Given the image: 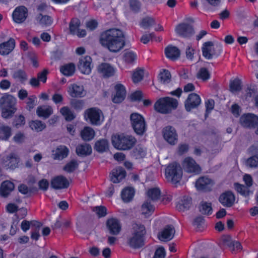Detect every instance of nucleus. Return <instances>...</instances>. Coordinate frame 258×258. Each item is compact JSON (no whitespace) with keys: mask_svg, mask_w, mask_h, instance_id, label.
I'll return each mask as SVG.
<instances>
[{"mask_svg":"<svg viewBox=\"0 0 258 258\" xmlns=\"http://www.w3.org/2000/svg\"><path fill=\"white\" fill-rule=\"evenodd\" d=\"M106 227L110 234L117 235L121 229L119 221L115 218H110L106 221Z\"/></svg>","mask_w":258,"mask_h":258,"instance_id":"nucleus-23","label":"nucleus"},{"mask_svg":"<svg viewBox=\"0 0 258 258\" xmlns=\"http://www.w3.org/2000/svg\"><path fill=\"white\" fill-rule=\"evenodd\" d=\"M60 112L64 117L66 120L71 121L76 118V114L68 106H63L60 108Z\"/></svg>","mask_w":258,"mask_h":258,"instance_id":"nucleus-39","label":"nucleus"},{"mask_svg":"<svg viewBox=\"0 0 258 258\" xmlns=\"http://www.w3.org/2000/svg\"><path fill=\"white\" fill-rule=\"evenodd\" d=\"M235 200V195L230 190L225 191L222 193L219 198L220 203L226 208L231 207L234 205Z\"/></svg>","mask_w":258,"mask_h":258,"instance_id":"nucleus-18","label":"nucleus"},{"mask_svg":"<svg viewBox=\"0 0 258 258\" xmlns=\"http://www.w3.org/2000/svg\"><path fill=\"white\" fill-rule=\"evenodd\" d=\"M211 74L210 72L207 68L204 67L200 68L197 74V78L203 81L209 80Z\"/></svg>","mask_w":258,"mask_h":258,"instance_id":"nucleus-49","label":"nucleus"},{"mask_svg":"<svg viewBox=\"0 0 258 258\" xmlns=\"http://www.w3.org/2000/svg\"><path fill=\"white\" fill-rule=\"evenodd\" d=\"M155 24V20L149 17H146L142 19L140 25L141 27L144 29H148Z\"/></svg>","mask_w":258,"mask_h":258,"instance_id":"nucleus-51","label":"nucleus"},{"mask_svg":"<svg viewBox=\"0 0 258 258\" xmlns=\"http://www.w3.org/2000/svg\"><path fill=\"white\" fill-rule=\"evenodd\" d=\"M192 204V199L188 196L182 197L176 205V208L179 211H185L189 209Z\"/></svg>","mask_w":258,"mask_h":258,"instance_id":"nucleus-31","label":"nucleus"},{"mask_svg":"<svg viewBox=\"0 0 258 258\" xmlns=\"http://www.w3.org/2000/svg\"><path fill=\"white\" fill-rule=\"evenodd\" d=\"M50 185L54 189H64L69 186L70 182L65 176L57 175L51 179Z\"/></svg>","mask_w":258,"mask_h":258,"instance_id":"nucleus-17","label":"nucleus"},{"mask_svg":"<svg viewBox=\"0 0 258 258\" xmlns=\"http://www.w3.org/2000/svg\"><path fill=\"white\" fill-rule=\"evenodd\" d=\"M81 25V22L77 18H72L69 24V30L70 33L73 35H76Z\"/></svg>","mask_w":258,"mask_h":258,"instance_id":"nucleus-45","label":"nucleus"},{"mask_svg":"<svg viewBox=\"0 0 258 258\" xmlns=\"http://www.w3.org/2000/svg\"><path fill=\"white\" fill-rule=\"evenodd\" d=\"M174 233L175 229L173 226L167 225L163 228L158 237L162 241H168L173 238Z\"/></svg>","mask_w":258,"mask_h":258,"instance_id":"nucleus-27","label":"nucleus"},{"mask_svg":"<svg viewBox=\"0 0 258 258\" xmlns=\"http://www.w3.org/2000/svg\"><path fill=\"white\" fill-rule=\"evenodd\" d=\"M25 123V119L23 115H20L16 116L13 121V124L17 128L24 125Z\"/></svg>","mask_w":258,"mask_h":258,"instance_id":"nucleus-62","label":"nucleus"},{"mask_svg":"<svg viewBox=\"0 0 258 258\" xmlns=\"http://www.w3.org/2000/svg\"><path fill=\"white\" fill-rule=\"evenodd\" d=\"M7 162H8L7 166L8 168L11 169H15L18 167L19 159L17 157H16L15 154L11 153L10 155L7 157Z\"/></svg>","mask_w":258,"mask_h":258,"instance_id":"nucleus-44","label":"nucleus"},{"mask_svg":"<svg viewBox=\"0 0 258 258\" xmlns=\"http://www.w3.org/2000/svg\"><path fill=\"white\" fill-rule=\"evenodd\" d=\"M143 71L139 70L134 72L132 75V80L134 83H137L143 79Z\"/></svg>","mask_w":258,"mask_h":258,"instance_id":"nucleus-60","label":"nucleus"},{"mask_svg":"<svg viewBox=\"0 0 258 258\" xmlns=\"http://www.w3.org/2000/svg\"><path fill=\"white\" fill-rule=\"evenodd\" d=\"M147 194L149 198L152 201H156L160 197L161 190L158 187L151 188L148 190Z\"/></svg>","mask_w":258,"mask_h":258,"instance_id":"nucleus-46","label":"nucleus"},{"mask_svg":"<svg viewBox=\"0 0 258 258\" xmlns=\"http://www.w3.org/2000/svg\"><path fill=\"white\" fill-rule=\"evenodd\" d=\"M234 186L235 189L241 195L244 197L249 196V190L245 185L239 183H235Z\"/></svg>","mask_w":258,"mask_h":258,"instance_id":"nucleus-54","label":"nucleus"},{"mask_svg":"<svg viewBox=\"0 0 258 258\" xmlns=\"http://www.w3.org/2000/svg\"><path fill=\"white\" fill-rule=\"evenodd\" d=\"M53 113L52 109L50 107L38 106L36 110L37 115L40 117L47 118Z\"/></svg>","mask_w":258,"mask_h":258,"instance_id":"nucleus-37","label":"nucleus"},{"mask_svg":"<svg viewBox=\"0 0 258 258\" xmlns=\"http://www.w3.org/2000/svg\"><path fill=\"white\" fill-rule=\"evenodd\" d=\"M176 30L179 36L184 38H190L195 33L193 27L185 23L178 24L176 28Z\"/></svg>","mask_w":258,"mask_h":258,"instance_id":"nucleus-19","label":"nucleus"},{"mask_svg":"<svg viewBox=\"0 0 258 258\" xmlns=\"http://www.w3.org/2000/svg\"><path fill=\"white\" fill-rule=\"evenodd\" d=\"M94 211L96 212L99 218L105 217L107 214L106 208L102 206L95 207L94 209Z\"/></svg>","mask_w":258,"mask_h":258,"instance_id":"nucleus-61","label":"nucleus"},{"mask_svg":"<svg viewBox=\"0 0 258 258\" xmlns=\"http://www.w3.org/2000/svg\"><path fill=\"white\" fill-rule=\"evenodd\" d=\"M199 211L203 215L208 216L211 215L213 212L211 203L202 202L199 207Z\"/></svg>","mask_w":258,"mask_h":258,"instance_id":"nucleus-42","label":"nucleus"},{"mask_svg":"<svg viewBox=\"0 0 258 258\" xmlns=\"http://www.w3.org/2000/svg\"><path fill=\"white\" fill-rule=\"evenodd\" d=\"M155 37V34L154 33H146L143 34L141 38L140 41L143 44H147L151 40H152Z\"/></svg>","mask_w":258,"mask_h":258,"instance_id":"nucleus-64","label":"nucleus"},{"mask_svg":"<svg viewBox=\"0 0 258 258\" xmlns=\"http://www.w3.org/2000/svg\"><path fill=\"white\" fill-rule=\"evenodd\" d=\"M13 78L22 84H24L28 79V76L26 72L22 69H18L15 71L13 75Z\"/></svg>","mask_w":258,"mask_h":258,"instance_id":"nucleus-38","label":"nucleus"},{"mask_svg":"<svg viewBox=\"0 0 258 258\" xmlns=\"http://www.w3.org/2000/svg\"><path fill=\"white\" fill-rule=\"evenodd\" d=\"M132 236L128 238V245L134 249L140 248L145 244V236L146 234L145 227L142 224H136L133 227Z\"/></svg>","mask_w":258,"mask_h":258,"instance_id":"nucleus-3","label":"nucleus"},{"mask_svg":"<svg viewBox=\"0 0 258 258\" xmlns=\"http://www.w3.org/2000/svg\"><path fill=\"white\" fill-rule=\"evenodd\" d=\"M113 147L119 150L126 151L132 149L135 145L137 140L132 135L123 133L116 134L111 137Z\"/></svg>","mask_w":258,"mask_h":258,"instance_id":"nucleus-2","label":"nucleus"},{"mask_svg":"<svg viewBox=\"0 0 258 258\" xmlns=\"http://www.w3.org/2000/svg\"><path fill=\"white\" fill-rule=\"evenodd\" d=\"M95 149L99 153H103L108 150L109 143L106 139H102L97 141L95 144Z\"/></svg>","mask_w":258,"mask_h":258,"instance_id":"nucleus-36","label":"nucleus"},{"mask_svg":"<svg viewBox=\"0 0 258 258\" xmlns=\"http://www.w3.org/2000/svg\"><path fill=\"white\" fill-rule=\"evenodd\" d=\"M49 74V71L47 69H44L41 72L37 73V77L40 82L44 84L47 80V76Z\"/></svg>","mask_w":258,"mask_h":258,"instance_id":"nucleus-59","label":"nucleus"},{"mask_svg":"<svg viewBox=\"0 0 258 258\" xmlns=\"http://www.w3.org/2000/svg\"><path fill=\"white\" fill-rule=\"evenodd\" d=\"M142 214L143 215L145 218H148L153 213L154 211V207L151 204L150 201L145 202L141 208Z\"/></svg>","mask_w":258,"mask_h":258,"instance_id":"nucleus-35","label":"nucleus"},{"mask_svg":"<svg viewBox=\"0 0 258 258\" xmlns=\"http://www.w3.org/2000/svg\"><path fill=\"white\" fill-rule=\"evenodd\" d=\"M72 107L77 111H81L84 106V101L82 100L72 99L70 101Z\"/></svg>","mask_w":258,"mask_h":258,"instance_id":"nucleus-56","label":"nucleus"},{"mask_svg":"<svg viewBox=\"0 0 258 258\" xmlns=\"http://www.w3.org/2000/svg\"><path fill=\"white\" fill-rule=\"evenodd\" d=\"M164 53L166 58L172 61L177 60L181 54L180 49L177 47L172 45H168L166 47Z\"/></svg>","mask_w":258,"mask_h":258,"instance_id":"nucleus-26","label":"nucleus"},{"mask_svg":"<svg viewBox=\"0 0 258 258\" xmlns=\"http://www.w3.org/2000/svg\"><path fill=\"white\" fill-rule=\"evenodd\" d=\"M16 99L12 95L5 94L0 99V107L2 109V116L4 118L13 116L17 110Z\"/></svg>","mask_w":258,"mask_h":258,"instance_id":"nucleus-4","label":"nucleus"},{"mask_svg":"<svg viewBox=\"0 0 258 258\" xmlns=\"http://www.w3.org/2000/svg\"><path fill=\"white\" fill-rule=\"evenodd\" d=\"M115 94L112 97V101L114 103H120L125 98L126 91L125 86L120 84L117 83L114 87Z\"/></svg>","mask_w":258,"mask_h":258,"instance_id":"nucleus-16","label":"nucleus"},{"mask_svg":"<svg viewBox=\"0 0 258 258\" xmlns=\"http://www.w3.org/2000/svg\"><path fill=\"white\" fill-rule=\"evenodd\" d=\"M101 110L97 107H91L87 109L84 112V117L86 120H89L91 124L95 125L101 124Z\"/></svg>","mask_w":258,"mask_h":258,"instance_id":"nucleus-11","label":"nucleus"},{"mask_svg":"<svg viewBox=\"0 0 258 258\" xmlns=\"http://www.w3.org/2000/svg\"><path fill=\"white\" fill-rule=\"evenodd\" d=\"M92 152V147L87 143L79 144L76 148V153L79 157H84L88 156L91 155Z\"/></svg>","mask_w":258,"mask_h":258,"instance_id":"nucleus-29","label":"nucleus"},{"mask_svg":"<svg viewBox=\"0 0 258 258\" xmlns=\"http://www.w3.org/2000/svg\"><path fill=\"white\" fill-rule=\"evenodd\" d=\"M239 123L245 128H255L258 126V116L252 113H243L240 117Z\"/></svg>","mask_w":258,"mask_h":258,"instance_id":"nucleus-10","label":"nucleus"},{"mask_svg":"<svg viewBox=\"0 0 258 258\" xmlns=\"http://www.w3.org/2000/svg\"><path fill=\"white\" fill-rule=\"evenodd\" d=\"M214 184L213 181L206 176L199 177L196 181L195 186L198 190L210 191Z\"/></svg>","mask_w":258,"mask_h":258,"instance_id":"nucleus-12","label":"nucleus"},{"mask_svg":"<svg viewBox=\"0 0 258 258\" xmlns=\"http://www.w3.org/2000/svg\"><path fill=\"white\" fill-rule=\"evenodd\" d=\"M111 181L115 183L121 181L126 176V172L122 167H117L113 169L110 173Z\"/></svg>","mask_w":258,"mask_h":258,"instance_id":"nucleus-25","label":"nucleus"},{"mask_svg":"<svg viewBox=\"0 0 258 258\" xmlns=\"http://www.w3.org/2000/svg\"><path fill=\"white\" fill-rule=\"evenodd\" d=\"M137 58L136 52L133 51H128L124 53L123 55V60L128 64H133Z\"/></svg>","mask_w":258,"mask_h":258,"instance_id":"nucleus-47","label":"nucleus"},{"mask_svg":"<svg viewBox=\"0 0 258 258\" xmlns=\"http://www.w3.org/2000/svg\"><path fill=\"white\" fill-rule=\"evenodd\" d=\"M92 58L87 55L79 60L78 68L82 73L89 75L91 72Z\"/></svg>","mask_w":258,"mask_h":258,"instance_id":"nucleus-24","label":"nucleus"},{"mask_svg":"<svg viewBox=\"0 0 258 258\" xmlns=\"http://www.w3.org/2000/svg\"><path fill=\"white\" fill-rule=\"evenodd\" d=\"M201 103V97L196 93H191L188 95L184 102V107L185 110L189 112L193 109L197 108Z\"/></svg>","mask_w":258,"mask_h":258,"instance_id":"nucleus-14","label":"nucleus"},{"mask_svg":"<svg viewBox=\"0 0 258 258\" xmlns=\"http://www.w3.org/2000/svg\"><path fill=\"white\" fill-rule=\"evenodd\" d=\"M201 49L203 57L208 60L217 58L221 55L223 51L221 45L215 44L210 41L204 42Z\"/></svg>","mask_w":258,"mask_h":258,"instance_id":"nucleus-6","label":"nucleus"},{"mask_svg":"<svg viewBox=\"0 0 258 258\" xmlns=\"http://www.w3.org/2000/svg\"><path fill=\"white\" fill-rule=\"evenodd\" d=\"M171 75L170 72L166 69H163L159 75L160 81L163 83H168L171 80Z\"/></svg>","mask_w":258,"mask_h":258,"instance_id":"nucleus-53","label":"nucleus"},{"mask_svg":"<svg viewBox=\"0 0 258 258\" xmlns=\"http://www.w3.org/2000/svg\"><path fill=\"white\" fill-rule=\"evenodd\" d=\"M130 9L135 13L139 12L141 7V3L139 0H129Z\"/></svg>","mask_w":258,"mask_h":258,"instance_id":"nucleus-55","label":"nucleus"},{"mask_svg":"<svg viewBox=\"0 0 258 258\" xmlns=\"http://www.w3.org/2000/svg\"><path fill=\"white\" fill-rule=\"evenodd\" d=\"M165 175L168 180L173 184L180 182L182 176V170L179 164L176 162L169 164L165 170Z\"/></svg>","mask_w":258,"mask_h":258,"instance_id":"nucleus-7","label":"nucleus"},{"mask_svg":"<svg viewBox=\"0 0 258 258\" xmlns=\"http://www.w3.org/2000/svg\"><path fill=\"white\" fill-rule=\"evenodd\" d=\"M12 135V129L7 125L0 126V140L8 141Z\"/></svg>","mask_w":258,"mask_h":258,"instance_id":"nucleus-43","label":"nucleus"},{"mask_svg":"<svg viewBox=\"0 0 258 258\" xmlns=\"http://www.w3.org/2000/svg\"><path fill=\"white\" fill-rule=\"evenodd\" d=\"M15 187L13 182L6 180L3 181L0 187V196L4 198H7L14 190Z\"/></svg>","mask_w":258,"mask_h":258,"instance_id":"nucleus-30","label":"nucleus"},{"mask_svg":"<svg viewBox=\"0 0 258 258\" xmlns=\"http://www.w3.org/2000/svg\"><path fill=\"white\" fill-rule=\"evenodd\" d=\"M215 106L214 100L212 99H208L205 102L206 111L205 117L207 118L211 113L212 110L214 109Z\"/></svg>","mask_w":258,"mask_h":258,"instance_id":"nucleus-57","label":"nucleus"},{"mask_svg":"<svg viewBox=\"0 0 258 258\" xmlns=\"http://www.w3.org/2000/svg\"><path fill=\"white\" fill-rule=\"evenodd\" d=\"M36 20L42 26H49L53 22V19L51 17L48 15H43L41 13L37 15Z\"/></svg>","mask_w":258,"mask_h":258,"instance_id":"nucleus-40","label":"nucleus"},{"mask_svg":"<svg viewBox=\"0 0 258 258\" xmlns=\"http://www.w3.org/2000/svg\"><path fill=\"white\" fill-rule=\"evenodd\" d=\"M94 130L90 126H85L81 131L80 136L85 141H91L95 137Z\"/></svg>","mask_w":258,"mask_h":258,"instance_id":"nucleus-33","label":"nucleus"},{"mask_svg":"<svg viewBox=\"0 0 258 258\" xmlns=\"http://www.w3.org/2000/svg\"><path fill=\"white\" fill-rule=\"evenodd\" d=\"M147 154V150L141 145H138L132 152V156L136 159L144 158Z\"/></svg>","mask_w":258,"mask_h":258,"instance_id":"nucleus-41","label":"nucleus"},{"mask_svg":"<svg viewBox=\"0 0 258 258\" xmlns=\"http://www.w3.org/2000/svg\"><path fill=\"white\" fill-rule=\"evenodd\" d=\"M189 150V145L186 143L179 144L177 148V153L179 155H182L187 153Z\"/></svg>","mask_w":258,"mask_h":258,"instance_id":"nucleus-63","label":"nucleus"},{"mask_svg":"<svg viewBox=\"0 0 258 258\" xmlns=\"http://www.w3.org/2000/svg\"><path fill=\"white\" fill-rule=\"evenodd\" d=\"M230 91L232 92H239L242 89L241 82L238 79L231 81L229 85Z\"/></svg>","mask_w":258,"mask_h":258,"instance_id":"nucleus-50","label":"nucleus"},{"mask_svg":"<svg viewBox=\"0 0 258 258\" xmlns=\"http://www.w3.org/2000/svg\"><path fill=\"white\" fill-rule=\"evenodd\" d=\"M15 47L14 39L10 38L7 41L0 44V54L7 55L10 53Z\"/></svg>","mask_w":258,"mask_h":258,"instance_id":"nucleus-28","label":"nucleus"},{"mask_svg":"<svg viewBox=\"0 0 258 258\" xmlns=\"http://www.w3.org/2000/svg\"><path fill=\"white\" fill-rule=\"evenodd\" d=\"M29 125L32 130L35 131L37 132H41L46 127L45 124L38 120L31 121L30 122Z\"/></svg>","mask_w":258,"mask_h":258,"instance_id":"nucleus-48","label":"nucleus"},{"mask_svg":"<svg viewBox=\"0 0 258 258\" xmlns=\"http://www.w3.org/2000/svg\"><path fill=\"white\" fill-rule=\"evenodd\" d=\"M246 164L250 167L258 166V155H254L248 158L246 161Z\"/></svg>","mask_w":258,"mask_h":258,"instance_id":"nucleus-58","label":"nucleus"},{"mask_svg":"<svg viewBox=\"0 0 258 258\" xmlns=\"http://www.w3.org/2000/svg\"><path fill=\"white\" fill-rule=\"evenodd\" d=\"M181 164L184 172L187 173L198 175L201 173V167L191 157H185L182 161Z\"/></svg>","mask_w":258,"mask_h":258,"instance_id":"nucleus-9","label":"nucleus"},{"mask_svg":"<svg viewBox=\"0 0 258 258\" xmlns=\"http://www.w3.org/2000/svg\"><path fill=\"white\" fill-rule=\"evenodd\" d=\"M135 194V190L133 187H125L121 192V198L125 203L131 202L134 198Z\"/></svg>","mask_w":258,"mask_h":258,"instance_id":"nucleus-32","label":"nucleus"},{"mask_svg":"<svg viewBox=\"0 0 258 258\" xmlns=\"http://www.w3.org/2000/svg\"><path fill=\"white\" fill-rule=\"evenodd\" d=\"M98 70L104 78H106L113 76L116 72V69L113 66L106 62H102L99 64Z\"/></svg>","mask_w":258,"mask_h":258,"instance_id":"nucleus-22","label":"nucleus"},{"mask_svg":"<svg viewBox=\"0 0 258 258\" xmlns=\"http://www.w3.org/2000/svg\"><path fill=\"white\" fill-rule=\"evenodd\" d=\"M79 164L76 160H72L63 167V170L68 173L73 172L78 168Z\"/></svg>","mask_w":258,"mask_h":258,"instance_id":"nucleus-52","label":"nucleus"},{"mask_svg":"<svg viewBox=\"0 0 258 258\" xmlns=\"http://www.w3.org/2000/svg\"><path fill=\"white\" fill-rule=\"evenodd\" d=\"M99 40L102 46L112 53L120 51L125 43L123 32L116 28H111L102 32Z\"/></svg>","mask_w":258,"mask_h":258,"instance_id":"nucleus-1","label":"nucleus"},{"mask_svg":"<svg viewBox=\"0 0 258 258\" xmlns=\"http://www.w3.org/2000/svg\"><path fill=\"white\" fill-rule=\"evenodd\" d=\"M132 126L137 135H143L147 130V125L143 116L138 113H133L130 115Z\"/></svg>","mask_w":258,"mask_h":258,"instance_id":"nucleus-8","label":"nucleus"},{"mask_svg":"<svg viewBox=\"0 0 258 258\" xmlns=\"http://www.w3.org/2000/svg\"><path fill=\"white\" fill-rule=\"evenodd\" d=\"M165 140L171 145H174L178 141V135L175 128L172 126H165L163 130Z\"/></svg>","mask_w":258,"mask_h":258,"instance_id":"nucleus-13","label":"nucleus"},{"mask_svg":"<svg viewBox=\"0 0 258 258\" xmlns=\"http://www.w3.org/2000/svg\"><path fill=\"white\" fill-rule=\"evenodd\" d=\"M178 105L177 99L170 97H164L159 98L154 104V109L162 114H168L176 109Z\"/></svg>","mask_w":258,"mask_h":258,"instance_id":"nucleus-5","label":"nucleus"},{"mask_svg":"<svg viewBox=\"0 0 258 258\" xmlns=\"http://www.w3.org/2000/svg\"><path fill=\"white\" fill-rule=\"evenodd\" d=\"M69 95L73 98H81L85 95L84 88L82 85L73 83L68 88Z\"/></svg>","mask_w":258,"mask_h":258,"instance_id":"nucleus-21","label":"nucleus"},{"mask_svg":"<svg viewBox=\"0 0 258 258\" xmlns=\"http://www.w3.org/2000/svg\"><path fill=\"white\" fill-rule=\"evenodd\" d=\"M76 66L73 63L65 64L60 68V72L64 76H72L75 72Z\"/></svg>","mask_w":258,"mask_h":258,"instance_id":"nucleus-34","label":"nucleus"},{"mask_svg":"<svg viewBox=\"0 0 258 258\" xmlns=\"http://www.w3.org/2000/svg\"><path fill=\"white\" fill-rule=\"evenodd\" d=\"M28 16V10L24 6L16 7L12 14L13 21L17 23L20 24L24 22Z\"/></svg>","mask_w":258,"mask_h":258,"instance_id":"nucleus-15","label":"nucleus"},{"mask_svg":"<svg viewBox=\"0 0 258 258\" xmlns=\"http://www.w3.org/2000/svg\"><path fill=\"white\" fill-rule=\"evenodd\" d=\"M52 152V156L54 160L61 161L68 157L70 150L66 146L60 145L53 150Z\"/></svg>","mask_w":258,"mask_h":258,"instance_id":"nucleus-20","label":"nucleus"}]
</instances>
